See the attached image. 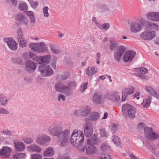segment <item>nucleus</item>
<instances>
[{
    "instance_id": "obj_1",
    "label": "nucleus",
    "mask_w": 159,
    "mask_h": 159,
    "mask_svg": "<svg viewBox=\"0 0 159 159\" xmlns=\"http://www.w3.org/2000/svg\"><path fill=\"white\" fill-rule=\"evenodd\" d=\"M29 56L30 58L40 64L38 68V71L41 72V74L42 76H48L53 74V70L49 65L43 64L49 63L51 58L50 55L38 56L35 53L30 52Z\"/></svg>"
},
{
    "instance_id": "obj_2",
    "label": "nucleus",
    "mask_w": 159,
    "mask_h": 159,
    "mask_svg": "<svg viewBox=\"0 0 159 159\" xmlns=\"http://www.w3.org/2000/svg\"><path fill=\"white\" fill-rule=\"evenodd\" d=\"M50 134L52 135L56 136L58 141L60 142V146L66 147L68 142L70 138V131L65 129L61 131V128L57 125L50 126L48 129Z\"/></svg>"
},
{
    "instance_id": "obj_3",
    "label": "nucleus",
    "mask_w": 159,
    "mask_h": 159,
    "mask_svg": "<svg viewBox=\"0 0 159 159\" xmlns=\"http://www.w3.org/2000/svg\"><path fill=\"white\" fill-rule=\"evenodd\" d=\"M70 143L76 147L77 149L81 152H84L86 148V146L82 145L84 141L83 134L80 131L76 129L74 130L70 137Z\"/></svg>"
},
{
    "instance_id": "obj_4",
    "label": "nucleus",
    "mask_w": 159,
    "mask_h": 159,
    "mask_svg": "<svg viewBox=\"0 0 159 159\" xmlns=\"http://www.w3.org/2000/svg\"><path fill=\"white\" fill-rule=\"evenodd\" d=\"M118 45L117 42L113 40L110 41V50L113 51L116 50L114 53V58L116 61L119 62L126 49L124 46L120 45L117 47Z\"/></svg>"
},
{
    "instance_id": "obj_5",
    "label": "nucleus",
    "mask_w": 159,
    "mask_h": 159,
    "mask_svg": "<svg viewBox=\"0 0 159 159\" xmlns=\"http://www.w3.org/2000/svg\"><path fill=\"white\" fill-rule=\"evenodd\" d=\"M121 110L123 115L125 117H128L131 119L135 117L136 108L132 105L128 103L124 104Z\"/></svg>"
},
{
    "instance_id": "obj_6",
    "label": "nucleus",
    "mask_w": 159,
    "mask_h": 159,
    "mask_svg": "<svg viewBox=\"0 0 159 159\" xmlns=\"http://www.w3.org/2000/svg\"><path fill=\"white\" fill-rule=\"evenodd\" d=\"M98 143L97 135L94 134L90 139H87V143L89 145L86 149L87 154H92L94 153L96 150V147L93 144H96Z\"/></svg>"
},
{
    "instance_id": "obj_7",
    "label": "nucleus",
    "mask_w": 159,
    "mask_h": 159,
    "mask_svg": "<svg viewBox=\"0 0 159 159\" xmlns=\"http://www.w3.org/2000/svg\"><path fill=\"white\" fill-rule=\"evenodd\" d=\"M128 22L131 26V30L133 32L136 33L141 30V26H142L144 24V21L142 20H138L132 22L130 20H128Z\"/></svg>"
},
{
    "instance_id": "obj_8",
    "label": "nucleus",
    "mask_w": 159,
    "mask_h": 159,
    "mask_svg": "<svg viewBox=\"0 0 159 159\" xmlns=\"http://www.w3.org/2000/svg\"><path fill=\"white\" fill-rule=\"evenodd\" d=\"M145 136L149 140L153 141L157 139L159 137V134L155 133L152 128L144 127Z\"/></svg>"
},
{
    "instance_id": "obj_9",
    "label": "nucleus",
    "mask_w": 159,
    "mask_h": 159,
    "mask_svg": "<svg viewBox=\"0 0 159 159\" xmlns=\"http://www.w3.org/2000/svg\"><path fill=\"white\" fill-rule=\"evenodd\" d=\"M84 131L85 136L87 138L89 137L93 133L92 125L89 120H86L84 124Z\"/></svg>"
},
{
    "instance_id": "obj_10",
    "label": "nucleus",
    "mask_w": 159,
    "mask_h": 159,
    "mask_svg": "<svg viewBox=\"0 0 159 159\" xmlns=\"http://www.w3.org/2000/svg\"><path fill=\"white\" fill-rule=\"evenodd\" d=\"M136 52L133 50L127 51L123 56V60L125 62H131L135 56Z\"/></svg>"
},
{
    "instance_id": "obj_11",
    "label": "nucleus",
    "mask_w": 159,
    "mask_h": 159,
    "mask_svg": "<svg viewBox=\"0 0 159 159\" xmlns=\"http://www.w3.org/2000/svg\"><path fill=\"white\" fill-rule=\"evenodd\" d=\"M156 36V33L154 31H146L142 33L140 37L141 38L143 39L149 41Z\"/></svg>"
},
{
    "instance_id": "obj_12",
    "label": "nucleus",
    "mask_w": 159,
    "mask_h": 159,
    "mask_svg": "<svg viewBox=\"0 0 159 159\" xmlns=\"http://www.w3.org/2000/svg\"><path fill=\"white\" fill-rule=\"evenodd\" d=\"M134 88L133 86L131 85L124 89L122 93L121 102L125 101L128 95L132 94L134 91Z\"/></svg>"
},
{
    "instance_id": "obj_13",
    "label": "nucleus",
    "mask_w": 159,
    "mask_h": 159,
    "mask_svg": "<svg viewBox=\"0 0 159 159\" xmlns=\"http://www.w3.org/2000/svg\"><path fill=\"white\" fill-rule=\"evenodd\" d=\"M11 151L12 149L11 148L7 146H3L0 149V156L4 158H8Z\"/></svg>"
},
{
    "instance_id": "obj_14",
    "label": "nucleus",
    "mask_w": 159,
    "mask_h": 159,
    "mask_svg": "<svg viewBox=\"0 0 159 159\" xmlns=\"http://www.w3.org/2000/svg\"><path fill=\"white\" fill-rule=\"evenodd\" d=\"M26 70L29 73H32L36 70L37 65L33 61L28 60L26 61L25 64Z\"/></svg>"
},
{
    "instance_id": "obj_15",
    "label": "nucleus",
    "mask_w": 159,
    "mask_h": 159,
    "mask_svg": "<svg viewBox=\"0 0 159 159\" xmlns=\"http://www.w3.org/2000/svg\"><path fill=\"white\" fill-rule=\"evenodd\" d=\"M105 96V98L114 102H118L120 99V96L117 94V93L116 92H111L109 94H106Z\"/></svg>"
},
{
    "instance_id": "obj_16",
    "label": "nucleus",
    "mask_w": 159,
    "mask_h": 159,
    "mask_svg": "<svg viewBox=\"0 0 159 159\" xmlns=\"http://www.w3.org/2000/svg\"><path fill=\"white\" fill-rule=\"evenodd\" d=\"M16 21H19L21 24L27 25L28 23V19L24 15L20 13L16 15L15 17Z\"/></svg>"
},
{
    "instance_id": "obj_17",
    "label": "nucleus",
    "mask_w": 159,
    "mask_h": 159,
    "mask_svg": "<svg viewBox=\"0 0 159 159\" xmlns=\"http://www.w3.org/2000/svg\"><path fill=\"white\" fill-rule=\"evenodd\" d=\"M145 89L150 94L159 99V94L152 87L150 86L146 85L145 87Z\"/></svg>"
},
{
    "instance_id": "obj_18",
    "label": "nucleus",
    "mask_w": 159,
    "mask_h": 159,
    "mask_svg": "<svg viewBox=\"0 0 159 159\" xmlns=\"http://www.w3.org/2000/svg\"><path fill=\"white\" fill-rule=\"evenodd\" d=\"M13 143L15 150L16 151L22 152L24 150L25 146L23 143L18 141H14Z\"/></svg>"
},
{
    "instance_id": "obj_19",
    "label": "nucleus",
    "mask_w": 159,
    "mask_h": 159,
    "mask_svg": "<svg viewBox=\"0 0 159 159\" xmlns=\"http://www.w3.org/2000/svg\"><path fill=\"white\" fill-rule=\"evenodd\" d=\"M37 44L36 47V52H43L47 51V47L45 44L43 42L39 43Z\"/></svg>"
},
{
    "instance_id": "obj_20",
    "label": "nucleus",
    "mask_w": 159,
    "mask_h": 159,
    "mask_svg": "<svg viewBox=\"0 0 159 159\" xmlns=\"http://www.w3.org/2000/svg\"><path fill=\"white\" fill-rule=\"evenodd\" d=\"M100 114L98 112H91L88 117L86 118L85 120L87 119L89 120H96L99 118Z\"/></svg>"
},
{
    "instance_id": "obj_21",
    "label": "nucleus",
    "mask_w": 159,
    "mask_h": 159,
    "mask_svg": "<svg viewBox=\"0 0 159 159\" xmlns=\"http://www.w3.org/2000/svg\"><path fill=\"white\" fill-rule=\"evenodd\" d=\"M97 71V69L95 66H93L92 67H88L86 70V73L89 76H91Z\"/></svg>"
},
{
    "instance_id": "obj_22",
    "label": "nucleus",
    "mask_w": 159,
    "mask_h": 159,
    "mask_svg": "<svg viewBox=\"0 0 159 159\" xmlns=\"http://www.w3.org/2000/svg\"><path fill=\"white\" fill-rule=\"evenodd\" d=\"M17 45L18 43L13 39L9 43L7 44V46L9 48L13 51H16L17 49Z\"/></svg>"
},
{
    "instance_id": "obj_23",
    "label": "nucleus",
    "mask_w": 159,
    "mask_h": 159,
    "mask_svg": "<svg viewBox=\"0 0 159 159\" xmlns=\"http://www.w3.org/2000/svg\"><path fill=\"white\" fill-rule=\"evenodd\" d=\"M8 100L7 97L4 96L3 94H0V104L3 106H5L8 103Z\"/></svg>"
},
{
    "instance_id": "obj_24",
    "label": "nucleus",
    "mask_w": 159,
    "mask_h": 159,
    "mask_svg": "<svg viewBox=\"0 0 159 159\" xmlns=\"http://www.w3.org/2000/svg\"><path fill=\"white\" fill-rule=\"evenodd\" d=\"M25 13L30 18L31 23H34L35 21V18L33 12L28 11L25 12Z\"/></svg>"
},
{
    "instance_id": "obj_25",
    "label": "nucleus",
    "mask_w": 159,
    "mask_h": 159,
    "mask_svg": "<svg viewBox=\"0 0 159 159\" xmlns=\"http://www.w3.org/2000/svg\"><path fill=\"white\" fill-rule=\"evenodd\" d=\"M66 86L60 82H58L55 84L56 90L57 91L62 92L65 88Z\"/></svg>"
},
{
    "instance_id": "obj_26",
    "label": "nucleus",
    "mask_w": 159,
    "mask_h": 159,
    "mask_svg": "<svg viewBox=\"0 0 159 159\" xmlns=\"http://www.w3.org/2000/svg\"><path fill=\"white\" fill-rule=\"evenodd\" d=\"M147 26L149 29L152 30H158L159 28L158 26L157 25L150 22L148 23Z\"/></svg>"
},
{
    "instance_id": "obj_27",
    "label": "nucleus",
    "mask_w": 159,
    "mask_h": 159,
    "mask_svg": "<svg viewBox=\"0 0 159 159\" xmlns=\"http://www.w3.org/2000/svg\"><path fill=\"white\" fill-rule=\"evenodd\" d=\"M11 62L15 64H17L21 65H24V62L20 57L13 58L11 59Z\"/></svg>"
},
{
    "instance_id": "obj_28",
    "label": "nucleus",
    "mask_w": 159,
    "mask_h": 159,
    "mask_svg": "<svg viewBox=\"0 0 159 159\" xmlns=\"http://www.w3.org/2000/svg\"><path fill=\"white\" fill-rule=\"evenodd\" d=\"M28 148H29L32 151L37 152H39L41 150V148L36 144H31L29 147Z\"/></svg>"
},
{
    "instance_id": "obj_29",
    "label": "nucleus",
    "mask_w": 159,
    "mask_h": 159,
    "mask_svg": "<svg viewBox=\"0 0 159 159\" xmlns=\"http://www.w3.org/2000/svg\"><path fill=\"white\" fill-rule=\"evenodd\" d=\"M53 154V149L52 148H48L43 152V155L44 156H51Z\"/></svg>"
},
{
    "instance_id": "obj_30",
    "label": "nucleus",
    "mask_w": 159,
    "mask_h": 159,
    "mask_svg": "<svg viewBox=\"0 0 159 159\" xmlns=\"http://www.w3.org/2000/svg\"><path fill=\"white\" fill-rule=\"evenodd\" d=\"M93 102L97 104H101V97L99 96L97 93H95L93 98Z\"/></svg>"
},
{
    "instance_id": "obj_31",
    "label": "nucleus",
    "mask_w": 159,
    "mask_h": 159,
    "mask_svg": "<svg viewBox=\"0 0 159 159\" xmlns=\"http://www.w3.org/2000/svg\"><path fill=\"white\" fill-rule=\"evenodd\" d=\"M155 15V12H150L147 14L146 17L148 19L154 21Z\"/></svg>"
},
{
    "instance_id": "obj_32",
    "label": "nucleus",
    "mask_w": 159,
    "mask_h": 159,
    "mask_svg": "<svg viewBox=\"0 0 159 159\" xmlns=\"http://www.w3.org/2000/svg\"><path fill=\"white\" fill-rule=\"evenodd\" d=\"M91 111V108L90 107L87 106L84 108V110L81 112V115L83 116H85L89 114Z\"/></svg>"
},
{
    "instance_id": "obj_33",
    "label": "nucleus",
    "mask_w": 159,
    "mask_h": 159,
    "mask_svg": "<svg viewBox=\"0 0 159 159\" xmlns=\"http://www.w3.org/2000/svg\"><path fill=\"white\" fill-rule=\"evenodd\" d=\"M17 38L18 39L19 43H21V41L22 40H23V34L21 32V30L20 29H18L17 31Z\"/></svg>"
},
{
    "instance_id": "obj_34",
    "label": "nucleus",
    "mask_w": 159,
    "mask_h": 159,
    "mask_svg": "<svg viewBox=\"0 0 159 159\" xmlns=\"http://www.w3.org/2000/svg\"><path fill=\"white\" fill-rule=\"evenodd\" d=\"M97 8H100L102 11H105L108 10V7L106 5L101 4L100 3H98L96 5Z\"/></svg>"
},
{
    "instance_id": "obj_35",
    "label": "nucleus",
    "mask_w": 159,
    "mask_h": 159,
    "mask_svg": "<svg viewBox=\"0 0 159 159\" xmlns=\"http://www.w3.org/2000/svg\"><path fill=\"white\" fill-rule=\"evenodd\" d=\"M25 157V154L21 153L14 155L13 157L14 159H24Z\"/></svg>"
},
{
    "instance_id": "obj_36",
    "label": "nucleus",
    "mask_w": 159,
    "mask_h": 159,
    "mask_svg": "<svg viewBox=\"0 0 159 159\" xmlns=\"http://www.w3.org/2000/svg\"><path fill=\"white\" fill-rule=\"evenodd\" d=\"M62 92L67 96L71 95L72 94L70 92L69 87L66 86L65 88L63 90Z\"/></svg>"
},
{
    "instance_id": "obj_37",
    "label": "nucleus",
    "mask_w": 159,
    "mask_h": 159,
    "mask_svg": "<svg viewBox=\"0 0 159 159\" xmlns=\"http://www.w3.org/2000/svg\"><path fill=\"white\" fill-rule=\"evenodd\" d=\"M42 136L43 144H46L47 143L49 142L51 139L49 137L45 135H43Z\"/></svg>"
},
{
    "instance_id": "obj_38",
    "label": "nucleus",
    "mask_w": 159,
    "mask_h": 159,
    "mask_svg": "<svg viewBox=\"0 0 159 159\" xmlns=\"http://www.w3.org/2000/svg\"><path fill=\"white\" fill-rule=\"evenodd\" d=\"M19 7L22 11H26L28 9V6L26 3H20Z\"/></svg>"
},
{
    "instance_id": "obj_39",
    "label": "nucleus",
    "mask_w": 159,
    "mask_h": 159,
    "mask_svg": "<svg viewBox=\"0 0 159 159\" xmlns=\"http://www.w3.org/2000/svg\"><path fill=\"white\" fill-rule=\"evenodd\" d=\"M119 138L115 136L114 137L113 141L115 144L117 146H121L120 143V142Z\"/></svg>"
},
{
    "instance_id": "obj_40",
    "label": "nucleus",
    "mask_w": 159,
    "mask_h": 159,
    "mask_svg": "<svg viewBox=\"0 0 159 159\" xmlns=\"http://www.w3.org/2000/svg\"><path fill=\"white\" fill-rule=\"evenodd\" d=\"M28 1L30 2L31 7L34 9L36 8L37 6L39 5L38 2L37 1H34L32 0L30 1L29 0Z\"/></svg>"
},
{
    "instance_id": "obj_41",
    "label": "nucleus",
    "mask_w": 159,
    "mask_h": 159,
    "mask_svg": "<svg viewBox=\"0 0 159 159\" xmlns=\"http://www.w3.org/2000/svg\"><path fill=\"white\" fill-rule=\"evenodd\" d=\"M51 52L54 54H57L60 51L59 50L56 49L55 45H51Z\"/></svg>"
},
{
    "instance_id": "obj_42",
    "label": "nucleus",
    "mask_w": 159,
    "mask_h": 159,
    "mask_svg": "<svg viewBox=\"0 0 159 159\" xmlns=\"http://www.w3.org/2000/svg\"><path fill=\"white\" fill-rule=\"evenodd\" d=\"M118 126V125L116 123H115L113 124V125L111 127V131L112 132V133L114 134L116 131L117 129Z\"/></svg>"
},
{
    "instance_id": "obj_43",
    "label": "nucleus",
    "mask_w": 159,
    "mask_h": 159,
    "mask_svg": "<svg viewBox=\"0 0 159 159\" xmlns=\"http://www.w3.org/2000/svg\"><path fill=\"white\" fill-rule=\"evenodd\" d=\"M31 159H41L42 155L38 154H32L31 156Z\"/></svg>"
},
{
    "instance_id": "obj_44",
    "label": "nucleus",
    "mask_w": 159,
    "mask_h": 159,
    "mask_svg": "<svg viewBox=\"0 0 159 159\" xmlns=\"http://www.w3.org/2000/svg\"><path fill=\"white\" fill-rule=\"evenodd\" d=\"M100 133L102 137H107V133L105 129L103 128L100 129Z\"/></svg>"
},
{
    "instance_id": "obj_45",
    "label": "nucleus",
    "mask_w": 159,
    "mask_h": 159,
    "mask_svg": "<svg viewBox=\"0 0 159 159\" xmlns=\"http://www.w3.org/2000/svg\"><path fill=\"white\" fill-rule=\"evenodd\" d=\"M37 44L34 43H31L29 44L30 48L34 51L36 52V47Z\"/></svg>"
},
{
    "instance_id": "obj_46",
    "label": "nucleus",
    "mask_w": 159,
    "mask_h": 159,
    "mask_svg": "<svg viewBox=\"0 0 159 159\" xmlns=\"http://www.w3.org/2000/svg\"><path fill=\"white\" fill-rule=\"evenodd\" d=\"M37 143L41 145L43 144L42 136L39 135L36 139Z\"/></svg>"
},
{
    "instance_id": "obj_47",
    "label": "nucleus",
    "mask_w": 159,
    "mask_h": 159,
    "mask_svg": "<svg viewBox=\"0 0 159 159\" xmlns=\"http://www.w3.org/2000/svg\"><path fill=\"white\" fill-rule=\"evenodd\" d=\"M110 148V146L105 144H102L101 146V149L102 151H104Z\"/></svg>"
},
{
    "instance_id": "obj_48",
    "label": "nucleus",
    "mask_w": 159,
    "mask_h": 159,
    "mask_svg": "<svg viewBox=\"0 0 159 159\" xmlns=\"http://www.w3.org/2000/svg\"><path fill=\"white\" fill-rule=\"evenodd\" d=\"M48 7H45L43 8L44 15L46 17H48Z\"/></svg>"
},
{
    "instance_id": "obj_49",
    "label": "nucleus",
    "mask_w": 159,
    "mask_h": 159,
    "mask_svg": "<svg viewBox=\"0 0 159 159\" xmlns=\"http://www.w3.org/2000/svg\"><path fill=\"white\" fill-rule=\"evenodd\" d=\"M150 103H151L149 102L146 101H145L144 100H143V102L141 103V105L144 107L147 108L148 107Z\"/></svg>"
},
{
    "instance_id": "obj_50",
    "label": "nucleus",
    "mask_w": 159,
    "mask_h": 159,
    "mask_svg": "<svg viewBox=\"0 0 159 159\" xmlns=\"http://www.w3.org/2000/svg\"><path fill=\"white\" fill-rule=\"evenodd\" d=\"M88 84V83H86L84 84L83 86V84H82L80 86L81 87V90L82 93H83L84 92V91L86 90V89L87 88V85Z\"/></svg>"
},
{
    "instance_id": "obj_51",
    "label": "nucleus",
    "mask_w": 159,
    "mask_h": 159,
    "mask_svg": "<svg viewBox=\"0 0 159 159\" xmlns=\"http://www.w3.org/2000/svg\"><path fill=\"white\" fill-rule=\"evenodd\" d=\"M24 142L26 143L30 144L32 143L33 140L30 137L25 138L24 140Z\"/></svg>"
},
{
    "instance_id": "obj_52",
    "label": "nucleus",
    "mask_w": 159,
    "mask_h": 159,
    "mask_svg": "<svg viewBox=\"0 0 159 159\" xmlns=\"http://www.w3.org/2000/svg\"><path fill=\"white\" fill-rule=\"evenodd\" d=\"M2 134H4L6 135H11V132L10 130L8 129H5L1 131Z\"/></svg>"
},
{
    "instance_id": "obj_53",
    "label": "nucleus",
    "mask_w": 159,
    "mask_h": 159,
    "mask_svg": "<svg viewBox=\"0 0 159 159\" xmlns=\"http://www.w3.org/2000/svg\"><path fill=\"white\" fill-rule=\"evenodd\" d=\"M110 25L109 23H105L102 25L101 29L103 30L105 29L106 30H107L108 29Z\"/></svg>"
},
{
    "instance_id": "obj_54",
    "label": "nucleus",
    "mask_w": 159,
    "mask_h": 159,
    "mask_svg": "<svg viewBox=\"0 0 159 159\" xmlns=\"http://www.w3.org/2000/svg\"><path fill=\"white\" fill-rule=\"evenodd\" d=\"M57 58L56 57H54L53 59V60L51 63V66L54 69H55L56 68V64L57 63Z\"/></svg>"
},
{
    "instance_id": "obj_55",
    "label": "nucleus",
    "mask_w": 159,
    "mask_h": 159,
    "mask_svg": "<svg viewBox=\"0 0 159 159\" xmlns=\"http://www.w3.org/2000/svg\"><path fill=\"white\" fill-rule=\"evenodd\" d=\"M13 39L11 38L5 37L3 38V41L5 43H7V44L9 43L10 42V41H11Z\"/></svg>"
},
{
    "instance_id": "obj_56",
    "label": "nucleus",
    "mask_w": 159,
    "mask_h": 159,
    "mask_svg": "<svg viewBox=\"0 0 159 159\" xmlns=\"http://www.w3.org/2000/svg\"><path fill=\"white\" fill-rule=\"evenodd\" d=\"M101 159H111V156L109 154L106 155L103 154L100 157Z\"/></svg>"
},
{
    "instance_id": "obj_57",
    "label": "nucleus",
    "mask_w": 159,
    "mask_h": 159,
    "mask_svg": "<svg viewBox=\"0 0 159 159\" xmlns=\"http://www.w3.org/2000/svg\"><path fill=\"white\" fill-rule=\"evenodd\" d=\"M77 85L75 81H71L68 83V86L69 87H76Z\"/></svg>"
},
{
    "instance_id": "obj_58",
    "label": "nucleus",
    "mask_w": 159,
    "mask_h": 159,
    "mask_svg": "<svg viewBox=\"0 0 159 159\" xmlns=\"http://www.w3.org/2000/svg\"><path fill=\"white\" fill-rule=\"evenodd\" d=\"M9 113V112L5 109L0 108V114H8Z\"/></svg>"
},
{
    "instance_id": "obj_59",
    "label": "nucleus",
    "mask_w": 159,
    "mask_h": 159,
    "mask_svg": "<svg viewBox=\"0 0 159 159\" xmlns=\"http://www.w3.org/2000/svg\"><path fill=\"white\" fill-rule=\"evenodd\" d=\"M61 98L63 101H64L66 99L65 96L62 94H60L58 96V100L59 101H60L61 99Z\"/></svg>"
},
{
    "instance_id": "obj_60",
    "label": "nucleus",
    "mask_w": 159,
    "mask_h": 159,
    "mask_svg": "<svg viewBox=\"0 0 159 159\" xmlns=\"http://www.w3.org/2000/svg\"><path fill=\"white\" fill-rule=\"evenodd\" d=\"M69 75L67 73H65L61 75V79L62 80H65L68 79Z\"/></svg>"
},
{
    "instance_id": "obj_61",
    "label": "nucleus",
    "mask_w": 159,
    "mask_h": 159,
    "mask_svg": "<svg viewBox=\"0 0 159 159\" xmlns=\"http://www.w3.org/2000/svg\"><path fill=\"white\" fill-rule=\"evenodd\" d=\"M148 72L147 69L144 67H142L141 68L140 72L142 74H144L147 73Z\"/></svg>"
},
{
    "instance_id": "obj_62",
    "label": "nucleus",
    "mask_w": 159,
    "mask_h": 159,
    "mask_svg": "<svg viewBox=\"0 0 159 159\" xmlns=\"http://www.w3.org/2000/svg\"><path fill=\"white\" fill-rule=\"evenodd\" d=\"M154 21H159V12H156Z\"/></svg>"
},
{
    "instance_id": "obj_63",
    "label": "nucleus",
    "mask_w": 159,
    "mask_h": 159,
    "mask_svg": "<svg viewBox=\"0 0 159 159\" xmlns=\"http://www.w3.org/2000/svg\"><path fill=\"white\" fill-rule=\"evenodd\" d=\"M19 44L20 45V46L22 47L23 48L24 47H25L26 45V43L25 42L24 39L23 40L22 39V41H21V43H19Z\"/></svg>"
},
{
    "instance_id": "obj_64",
    "label": "nucleus",
    "mask_w": 159,
    "mask_h": 159,
    "mask_svg": "<svg viewBox=\"0 0 159 159\" xmlns=\"http://www.w3.org/2000/svg\"><path fill=\"white\" fill-rule=\"evenodd\" d=\"M145 125L143 123H140L138 124L137 126V129L143 128V126Z\"/></svg>"
}]
</instances>
